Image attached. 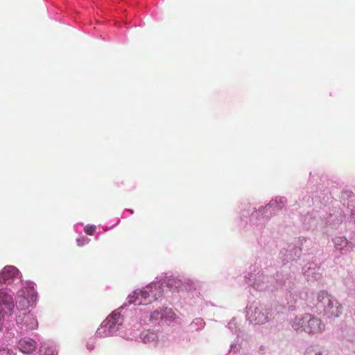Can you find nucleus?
Segmentation results:
<instances>
[{
	"instance_id": "11",
	"label": "nucleus",
	"mask_w": 355,
	"mask_h": 355,
	"mask_svg": "<svg viewBox=\"0 0 355 355\" xmlns=\"http://www.w3.org/2000/svg\"><path fill=\"white\" fill-rule=\"evenodd\" d=\"M252 320L257 324H262L268 321L269 317L268 315L267 310H261L256 309L253 313Z\"/></svg>"
},
{
	"instance_id": "10",
	"label": "nucleus",
	"mask_w": 355,
	"mask_h": 355,
	"mask_svg": "<svg viewBox=\"0 0 355 355\" xmlns=\"http://www.w3.org/2000/svg\"><path fill=\"white\" fill-rule=\"evenodd\" d=\"M148 295H144V289L141 291H136L133 293L132 295H129V303H133L137 305L144 304V301L148 300Z\"/></svg>"
},
{
	"instance_id": "2",
	"label": "nucleus",
	"mask_w": 355,
	"mask_h": 355,
	"mask_svg": "<svg viewBox=\"0 0 355 355\" xmlns=\"http://www.w3.org/2000/svg\"><path fill=\"white\" fill-rule=\"evenodd\" d=\"M316 306L322 309L324 315L329 318L338 317L342 313V306L338 300L325 291L318 293Z\"/></svg>"
},
{
	"instance_id": "19",
	"label": "nucleus",
	"mask_w": 355,
	"mask_h": 355,
	"mask_svg": "<svg viewBox=\"0 0 355 355\" xmlns=\"http://www.w3.org/2000/svg\"><path fill=\"white\" fill-rule=\"evenodd\" d=\"M0 355H12V353L8 349H0Z\"/></svg>"
},
{
	"instance_id": "6",
	"label": "nucleus",
	"mask_w": 355,
	"mask_h": 355,
	"mask_svg": "<svg viewBox=\"0 0 355 355\" xmlns=\"http://www.w3.org/2000/svg\"><path fill=\"white\" fill-rule=\"evenodd\" d=\"M105 322L112 328L111 331L116 333L123 322V317L119 312L114 311L106 318Z\"/></svg>"
},
{
	"instance_id": "4",
	"label": "nucleus",
	"mask_w": 355,
	"mask_h": 355,
	"mask_svg": "<svg viewBox=\"0 0 355 355\" xmlns=\"http://www.w3.org/2000/svg\"><path fill=\"white\" fill-rule=\"evenodd\" d=\"M20 279L18 269L13 266H7L0 272V284H11L15 279Z\"/></svg>"
},
{
	"instance_id": "5",
	"label": "nucleus",
	"mask_w": 355,
	"mask_h": 355,
	"mask_svg": "<svg viewBox=\"0 0 355 355\" xmlns=\"http://www.w3.org/2000/svg\"><path fill=\"white\" fill-rule=\"evenodd\" d=\"M162 289L157 284H150L144 288V295H148V299L144 301V305L152 303L162 295Z\"/></svg>"
},
{
	"instance_id": "9",
	"label": "nucleus",
	"mask_w": 355,
	"mask_h": 355,
	"mask_svg": "<svg viewBox=\"0 0 355 355\" xmlns=\"http://www.w3.org/2000/svg\"><path fill=\"white\" fill-rule=\"evenodd\" d=\"M18 347L24 354H30L35 350L36 343L31 338H22L18 343Z\"/></svg>"
},
{
	"instance_id": "7",
	"label": "nucleus",
	"mask_w": 355,
	"mask_h": 355,
	"mask_svg": "<svg viewBox=\"0 0 355 355\" xmlns=\"http://www.w3.org/2000/svg\"><path fill=\"white\" fill-rule=\"evenodd\" d=\"M0 306H3L6 313L12 314L15 304L12 297L3 291H0Z\"/></svg>"
},
{
	"instance_id": "16",
	"label": "nucleus",
	"mask_w": 355,
	"mask_h": 355,
	"mask_svg": "<svg viewBox=\"0 0 355 355\" xmlns=\"http://www.w3.org/2000/svg\"><path fill=\"white\" fill-rule=\"evenodd\" d=\"M40 355H54V349L51 347H40Z\"/></svg>"
},
{
	"instance_id": "20",
	"label": "nucleus",
	"mask_w": 355,
	"mask_h": 355,
	"mask_svg": "<svg viewBox=\"0 0 355 355\" xmlns=\"http://www.w3.org/2000/svg\"><path fill=\"white\" fill-rule=\"evenodd\" d=\"M77 242H78V245L81 246L84 244L85 242H86V243L88 242V239L87 238H83L82 239H78Z\"/></svg>"
},
{
	"instance_id": "21",
	"label": "nucleus",
	"mask_w": 355,
	"mask_h": 355,
	"mask_svg": "<svg viewBox=\"0 0 355 355\" xmlns=\"http://www.w3.org/2000/svg\"><path fill=\"white\" fill-rule=\"evenodd\" d=\"M3 318V315H2V313L0 312V320H1Z\"/></svg>"
},
{
	"instance_id": "18",
	"label": "nucleus",
	"mask_w": 355,
	"mask_h": 355,
	"mask_svg": "<svg viewBox=\"0 0 355 355\" xmlns=\"http://www.w3.org/2000/svg\"><path fill=\"white\" fill-rule=\"evenodd\" d=\"M95 347V342L94 340H89L87 343V348L89 349V351H92Z\"/></svg>"
},
{
	"instance_id": "3",
	"label": "nucleus",
	"mask_w": 355,
	"mask_h": 355,
	"mask_svg": "<svg viewBox=\"0 0 355 355\" xmlns=\"http://www.w3.org/2000/svg\"><path fill=\"white\" fill-rule=\"evenodd\" d=\"M37 293L33 286H26L17 292L16 306L17 309L25 310L35 302Z\"/></svg>"
},
{
	"instance_id": "12",
	"label": "nucleus",
	"mask_w": 355,
	"mask_h": 355,
	"mask_svg": "<svg viewBox=\"0 0 355 355\" xmlns=\"http://www.w3.org/2000/svg\"><path fill=\"white\" fill-rule=\"evenodd\" d=\"M111 329L112 328H110V326H109L104 320L96 331V336L99 338L111 336L115 334L114 331H111Z\"/></svg>"
},
{
	"instance_id": "15",
	"label": "nucleus",
	"mask_w": 355,
	"mask_h": 355,
	"mask_svg": "<svg viewBox=\"0 0 355 355\" xmlns=\"http://www.w3.org/2000/svg\"><path fill=\"white\" fill-rule=\"evenodd\" d=\"M141 338L145 343L151 342L157 338V334L153 333V332H147L144 333L143 332L141 334Z\"/></svg>"
},
{
	"instance_id": "1",
	"label": "nucleus",
	"mask_w": 355,
	"mask_h": 355,
	"mask_svg": "<svg viewBox=\"0 0 355 355\" xmlns=\"http://www.w3.org/2000/svg\"><path fill=\"white\" fill-rule=\"evenodd\" d=\"M292 327L297 331L308 334H318L324 329V324L321 320L309 313L295 317Z\"/></svg>"
},
{
	"instance_id": "8",
	"label": "nucleus",
	"mask_w": 355,
	"mask_h": 355,
	"mask_svg": "<svg viewBox=\"0 0 355 355\" xmlns=\"http://www.w3.org/2000/svg\"><path fill=\"white\" fill-rule=\"evenodd\" d=\"M17 323L21 324L26 329L33 330L37 328L38 322L37 319L31 313L25 314L23 318L19 315L17 318Z\"/></svg>"
},
{
	"instance_id": "14",
	"label": "nucleus",
	"mask_w": 355,
	"mask_h": 355,
	"mask_svg": "<svg viewBox=\"0 0 355 355\" xmlns=\"http://www.w3.org/2000/svg\"><path fill=\"white\" fill-rule=\"evenodd\" d=\"M335 248L342 252L344 247H346L349 243L347 239L343 236L336 237L334 240Z\"/></svg>"
},
{
	"instance_id": "17",
	"label": "nucleus",
	"mask_w": 355,
	"mask_h": 355,
	"mask_svg": "<svg viewBox=\"0 0 355 355\" xmlns=\"http://www.w3.org/2000/svg\"><path fill=\"white\" fill-rule=\"evenodd\" d=\"M96 231V227L87 225L85 227V232L88 235H93Z\"/></svg>"
},
{
	"instance_id": "13",
	"label": "nucleus",
	"mask_w": 355,
	"mask_h": 355,
	"mask_svg": "<svg viewBox=\"0 0 355 355\" xmlns=\"http://www.w3.org/2000/svg\"><path fill=\"white\" fill-rule=\"evenodd\" d=\"M304 355H329V352L324 348L310 347L306 349Z\"/></svg>"
}]
</instances>
